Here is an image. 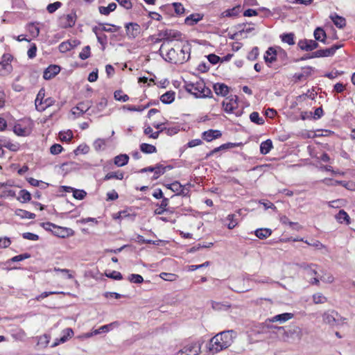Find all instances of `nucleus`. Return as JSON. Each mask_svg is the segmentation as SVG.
<instances>
[{"label": "nucleus", "instance_id": "obj_1", "mask_svg": "<svg viewBox=\"0 0 355 355\" xmlns=\"http://www.w3.org/2000/svg\"><path fill=\"white\" fill-rule=\"evenodd\" d=\"M191 47L189 44L180 45L175 44L174 47L168 49L165 56L163 58L166 61L180 64L186 62L190 58Z\"/></svg>", "mask_w": 355, "mask_h": 355}, {"label": "nucleus", "instance_id": "obj_2", "mask_svg": "<svg viewBox=\"0 0 355 355\" xmlns=\"http://www.w3.org/2000/svg\"><path fill=\"white\" fill-rule=\"evenodd\" d=\"M233 330L222 331L214 336L209 342V351L213 353L219 352L230 347L233 342Z\"/></svg>", "mask_w": 355, "mask_h": 355}, {"label": "nucleus", "instance_id": "obj_3", "mask_svg": "<svg viewBox=\"0 0 355 355\" xmlns=\"http://www.w3.org/2000/svg\"><path fill=\"white\" fill-rule=\"evenodd\" d=\"M185 89L196 98H207L211 96V89L207 87L204 81L201 80L196 83H187Z\"/></svg>", "mask_w": 355, "mask_h": 355}, {"label": "nucleus", "instance_id": "obj_4", "mask_svg": "<svg viewBox=\"0 0 355 355\" xmlns=\"http://www.w3.org/2000/svg\"><path fill=\"white\" fill-rule=\"evenodd\" d=\"M202 343L200 340L187 343L176 355H198L201 352Z\"/></svg>", "mask_w": 355, "mask_h": 355}, {"label": "nucleus", "instance_id": "obj_5", "mask_svg": "<svg viewBox=\"0 0 355 355\" xmlns=\"http://www.w3.org/2000/svg\"><path fill=\"white\" fill-rule=\"evenodd\" d=\"M12 60V56L10 54L6 53L2 56V60L0 62V75L7 76L12 70L11 65V61Z\"/></svg>", "mask_w": 355, "mask_h": 355}, {"label": "nucleus", "instance_id": "obj_6", "mask_svg": "<svg viewBox=\"0 0 355 355\" xmlns=\"http://www.w3.org/2000/svg\"><path fill=\"white\" fill-rule=\"evenodd\" d=\"M342 45L334 44L330 48L317 50L313 52L309 58H324L333 56L336 51Z\"/></svg>", "mask_w": 355, "mask_h": 355}, {"label": "nucleus", "instance_id": "obj_7", "mask_svg": "<svg viewBox=\"0 0 355 355\" xmlns=\"http://www.w3.org/2000/svg\"><path fill=\"white\" fill-rule=\"evenodd\" d=\"M322 319L326 324L334 326L339 323L342 318L335 311H327L323 313Z\"/></svg>", "mask_w": 355, "mask_h": 355}, {"label": "nucleus", "instance_id": "obj_8", "mask_svg": "<svg viewBox=\"0 0 355 355\" xmlns=\"http://www.w3.org/2000/svg\"><path fill=\"white\" fill-rule=\"evenodd\" d=\"M126 35L129 39H135L141 33V26L137 23H127L125 25Z\"/></svg>", "mask_w": 355, "mask_h": 355}, {"label": "nucleus", "instance_id": "obj_9", "mask_svg": "<svg viewBox=\"0 0 355 355\" xmlns=\"http://www.w3.org/2000/svg\"><path fill=\"white\" fill-rule=\"evenodd\" d=\"M297 46L301 50L305 51H311L319 46L318 43L315 40L306 39L300 40L297 43Z\"/></svg>", "mask_w": 355, "mask_h": 355}, {"label": "nucleus", "instance_id": "obj_10", "mask_svg": "<svg viewBox=\"0 0 355 355\" xmlns=\"http://www.w3.org/2000/svg\"><path fill=\"white\" fill-rule=\"evenodd\" d=\"M237 100L238 97L236 96H232L224 100L223 101V107L225 112L232 113L237 107Z\"/></svg>", "mask_w": 355, "mask_h": 355}, {"label": "nucleus", "instance_id": "obj_11", "mask_svg": "<svg viewBox=\"0 0 355 355\" xmlns=\"http://www.w3.org/2000/svg\"><path fill=\"white\" fill-rule=\"evenodd\" d=\"M92 103L90 101L80 102L71 110L72 114L77 115L78 116H81L91 107Z\"/></svg>", "mask_w": 355, "mask_h": 355}, {"label": "nucleus", "instance_id": "obj_12", "mask_svg": "<svg viewBox=\"0 0 355 355\" xmlns=\"http://www.w3.org/2000/svg\"><path fill=\"white\" fill-rule=\"evenodd\" d=\"M53 235L60 237L66 238L73 235V230L68 227H64L55 225L53 230H52Z\"/></svg>", "mask_w": 355, "mask_h": 355}, {"label": "nucleus", "instance_id": "obj_13", "mask_svg": "<svg viewBox=\"0 0 355 355\" xmlns=\"http://www.w3.org/2000/svg\"><path fill=\"white\" fill-rule=\"evenodd\" d=\"M267 328L268 329L270 332L275 334L277 336V337H279L281 339H283L285 341L287 340L286 338L288 337V334L291 333V331H286L284 327H277L271 324L267 325Z\"/></svg>", "mask_w": 355, "mask_h": 355}, {"label": "nucleus", "instance_id": "obj_14", "mask_svg": "<svg viewBox=\"0 0 355 355\" xmlns=\"http://www.w3.org/2000/svg\"><path fill=\"white\" fill-rule=\"evenodd\" d=\"M60 71V67L58 65H50L44 71L43 78L45 80H50L56 76Z\"/></svg>", "mask_w": 355, "mask_h": 355}, {"label": "nucleus", "instance_id": "obj_15", "mask_svg": "<svg viewBox=\"0 0 355 355\" xmlns=\"http://www.w3.org/2000/svg\"><path fill=\"white\" fill-rule=\"evenodd\" d=\"M45 96V89L44 88H41L39 92L37 94L36 98L35 100V108L39 112L44 111V108L42 107V105H43L44 98Z\"/></svg>", "mask_w": 355, "mask_h": 355}, {"label": "nucleus", "instance_id": "obj_16", "mask_svg": "<svg viewBox=\"0 0 355 355\" xmlns=\"http://www.w3.org/2000/svg\"><path fill=\"white\" fill-rule=\"evenodd\" d=\"M221 136V132L218 130H209L202 133V137L207 141H211L212 140L219 138Z\"/></svg>", "mask_w": 355, "mask_h": 355}, {"label": "nucleus", "instance_id": "obj_17", "mask_svg": "<svg viewBox=\"0 0 355 355\" xmlns=\"http://www.w3.org/2000/svg\"><path fill=\"white\" fill-rule=\"evenodd\" d=\"M73 331L72 329L67 328V329H64L62 331V336L59 339H56L55 342L53 343V345L52 346L55 347L58 345H59L60 343H65L67 340H68V339L69 338H71L73 336Z\"/></svg>", "mask_w": 355, "mask_h": 355}, {"label": "nucleus", "instance_id": "obj_18", "mask_svg": "<svg viewBox=\"0 0 355 355\" xmlns=\"http://www.w3.org/2000/svg\"><path fill=\"white\" fill-rule=\"evenodd\" d=\"M293 314L291 313H284L279 315H276L271 318L268 319L270 322H279L280 323H283L291 318H293Z\"/></svg>", "mask_w": 355, "mask_h": 355}, {"label": "nucleus", "instance_id": "obj_19", "mask_svg": "<svg viewBox=\"0 0 355 355\" xmlns=\"http://www.w3.org/2000/svg\"><path fill=\"white\" fill-rule=\"evenodd\" d=\"M203 18V15L200 13H193L188 16L184 22L188 26H194L198 24Z\"/></svg>", "mask_w": 355, "mask_h": 355}, {"label": "nucleus", "instance_id": "obj_20", "mask_svg": "<svg viewBox=\"0 0 355 355\" xmlns=\"http://www.w3.org/2000/svg\"><path fill=\"white\" fill-rule=\"evenodd\" d=\"M75 22V17L73 15H64L60 18V23L64 28L72 27Z\"/></svg>", "mask_w": 355, "mask_h": 355}, {"label": "nucleus", "instance_id": "obj_21", "mask_svg": "<svg viewBox=\"0 0 355 355\" xmlns=\"http://www.w3.org/2000/svg\"><path fill=\"white\" fill-rule=\"evenodd\" d=\"M313 67H306L302 69V71L301 73H296L294 75V78L297 80H305L309 76L312 74Z\"/></svg>", "mask_w": 355, "mask_h": 355}, {"label": "nucleus", "instance_id": "obj_22", "mask_svg": "<svg viewBox=\"0 0 355 355\" xmlns=\"http://www.w3.org/2000/svg\"><path fill=\"white\" fill-rule=\"evenodd\" d=\"M214 90L217 95L225 96L229 93V87L224 83H216L214 85Z\"/></svg>", "mask_w": 355, "mask_h": 355}, {"label": "nucleus", "instance_id": "obj_23", "mask_svg": "<svg viewBox=\"0 0 355 355\" xmlns=\"http://www.w3.org/2000/svg\"><path fill=\"white\" fill-rule=\"evenodd\" d=\"M241 11V6L238 5L232 8L227 9L222 12V16L224 17H236Z\"/></svg>", "mask_w": 355, "mask_h": 355}, {"label": "nucleus", "instance_id": "obj_24", "mask_svg": "<svg viewBox=\"0 0 355 355\" xmlns=\"http://www.w3.org/2000/svg\"><path fill=\"white\" fill-rule=\"evenodd\" d=\"M129 157L126 154H121L116 156L114 159V163L117 166H123L128 163Z\"/></svg>", "mask_w": 355, "mask_h": 355}, {"label": "nucleus", "instance_id": "obj_25", "mask_svg": "<svg viewBox=\"0 0 355 355\" xmlns=\"http://www.w3.org/2000/svg\"><path fill=\"white\" fill-rule=\"evenodd\" d=\"M335 217L336 220L340 223H343L344 222L347 225L350 223V218L347 213L343 209L340 210Z\"/></svg>", "mask_w": 355, "mask_h": 355}, {"label": "nucleus", "instance_id": "obj_26", "mask_svg": "<svg viewBox=\"0 0 355 355\" xmlns=\"http://www.w3.org/2000/svg\"><path fill=\"white\" fill-rule=\"evenodd\" d=\"M313 35L315 41H320L325 44V39L327 37L325 31L320 27H318L315 29Z\"/></svg>", "mask_w": 355, "mask_h": 355}, {"label": "nucleus", "instance_id": "obj_27", "mask_svg": "<svg viewBox=\"0 0 355 355\" xmlns=\"http://www.w3.org/2000/svg\"><path fill=\"white\" fill-rule=\"evenodd\" d=\"M272 148V142L270 139H267L260 144V153L262 155L268 154Z\"/></svg>", "mask_w": 355, "mask_h": 355}, {"label": "nucleus", "instance_id": "obj_28", "mask_svg": "<svg viewBox=\"0 0 355 355\" xmlns=\"http://www.w3.org/2000/svg\"><path fill=\"white\" fill-rule=\"evenodd\" d=\"M175 95V93L174 92L168 91L161 96L160 100L163 103L169 104L174 101Z\"/></svg>", "mask_w": 355, "mask_h": 355}, {"label": "nucleus", "instance_id": "obj_29", "mask_svg": "<svg viewBox=\"0 0 355 355\" xmlns=\"http://www.w3.org/2000/svg\"><path fill=\"white\" fill-rule=\"evenodd\" d=\"M116 8L115 3H110L107 6H99L98 10L101 15H109L111 12H113Z\"/></svg>", "mask_w": 355, "mask_h": 355}, {"label": "nucleus", "instance_id": "obj_30", "mask_svg": "<svg viewBox=\"0 0 355 355\" xmlns=\"http://www.w3.org/2000/svg\"><path fill=\"white\" fill-rule=\"evenodd\" d=\"M272 234V230L268 228H260L255 231V235L260 239H264L270 236Z\"/></svg>", "mask_w": 355, "mask_h": 355}, {"label": "nucleus", "instance_id": "obj_31", "mask_svg": "<svg viewBox=\"0 0 355 355\" xmlns=\"http://www.w3.org/2000/svg\"><path fill=\"white\" fill-rule=\"evenodd\" d=\"M168 202H169V200L167 198H163V199L159 205V207L156 209L154 211L155 214V215H162L165 211H167L166 207L168 205Z\"/></svg>", "mask_w": 355, "mask_h": 355}, {"label": "nucleus", "instance_id": "obj_32", "mask_svg": "<svg viewBox=\"0 0 355 355\" xmlns=\"http://www.w3.org/2000/svg\"><path fill=\"white\" fill-rule=\"evenodd\" d=\"M11 336L16 340L24 341L26 337V334L24 330L18 329L14 330Z\"/></svg>", "mask_w": 355, "mask_h": 355}, {"label": "nucleus", "instance_id": "obj_33", "mask_svg": "<svg viewBox=\"0 0 355 355\" xmlns=\"http://www.w3.org/2000/svg\"><path fill=\"white\" fill-rule=\"evenodd\" d=\"M266 62L272 63L276 60V50L272 47L269 48L264 56Z\"/></svg>", "mask_w": 355, "mask_h": 355}, {"label": "nucleus", "instance_id": "obj_34", "mask_svg": "<svg viewBox=\"0 0 355 355\" xmlns=\"http://www.w3.org/2000/svg\"><path fill=\"white\" fill-rule=\"evenodd\" d=\"M150 106V104L148 103L146 105H139V106H135L131 105H125L123 106V109L127 110L130 112H142L144 110L147 109Z\"/></svg>", "mask_w": 355, "mask_h": 355}, {"label": "nucleus", "instance_id": "obj_35", "mask_svg": "<svg viewBox=\"0 0 355 355\" xmlns=\"http://www.w3.org/2000/svg\"><path fill=\"white\" fill-rule=\"evenodd\" d=\"M124 176V173L123 172H110L106 174L103 178L104 180H109L113 178L117 179V180H123Z\"/></svg>", "mask_w": 355, "mask_h": 355}, {"label": "nucleus", "instance_id": "obj_36", "mask_svg": "<svg viewBox=\"0 0 355 355\" xmlns=\"http://www.w3.org/2000/svg\"><path fill=\"white\" fill-rule=\"evenodd\" d=\"M279 220L283 225H288L292 229L298 230L300 225L297 223L291 222L289 220L286 216H281L279 217Z\"/></svg>", "mask_w": 355, "mask_h": 355}, {"label": "nucleus", "instance_id": "obj_37", "mask_svg": "<svg viewBox=\"0 0 355 355\" xmlns=\"http://www.w3.org/2000/svg\"><path fill=\"white\" fill-rule=\"evenodd\" d=\"M140 150L144 153H153L157 152L156 147L153 145L143 143L140 145Z\"/></svg>", "mask_w": 355, "mask_h": 355}, {"label": "nucleus", "instance_id": "obj_38", "mask_svg": "<svg viewBox=\"0 0 355 355\" xmlns=\"http://www.w3.org/2000/svg\"><path fill=\"white\" fill-rule=\"evenodd\" d=\"M334 24L339 28L344 27L346 25L345 19L337 15L331 17Z\"/></svg>", "mask_w": 355, "mask_h": 355}, {"label": "nucleus", "instance_id": "obj_39", "mask_svg": "<svg viewBox=\"0 0 355 355\" xmlns=\"http://www.w3.org/2000/svg\"><path fill=\"white\" fill-rule=\"evenodd\" d=\"M250 119L252 123L257 125H263L264 123V119L259 116L257 112H253L250 114Z\"/></svg>", "mask_w": 355, "mask_h": 355}, {"label": "nucleus", "instance_id": "obj_40", "mask_svg": "<svg viewBox=\"0 0 355 355\" xmlns=\"http://www.w3.org/2000/svg\"><path fill=\"white\" fill-rule=\"evenodd\" d=\"M19 198L18 199L21 202H27L28 201L31 200V193L26 191V190H21L19 191Z\"/></svg>", "mask_w": 355, "mask_h": 355}, {"label": "nucleus", "instance_id": "obj_41", "mask_svg": "<svg viewBox=\"0 0 355 355\" xmlns=\"http://www.w3.org/2000/svg\"><path fill=\"white\" fill-rule=\"evenodd\" d=\"M135 214H130L128 213V210H122L119 211L116 216L114 217L115 219H123L125 218H130L132 220H135Z\"/></svg>", "mask_w": 355, "mask_h": 355}, {"label": "nucleus", "instance_id": "obj_42", "mask_svg": "<svg viewBox=\"0 0 355 355\" xmlns=\"http://www.w3.org/2000/svg\"><path fill=\"white\" fill-rule=\"evenodd\" d=\"M114 98L116 101L126 102L129 100V96L125 94L121 90H116L114 93Z\"/></svg>", "mask_w": 355, "mask_h": 355}, {"label": "nucleus", "instance_id": "obj_43", "mask_svg": "<svg viewBox=\"0 0 355 355\" xmlns=\"http://www.w3.org/2000/svg\"><path fill=\"white\" fill-rule=\"evenodd\" d=\"M294 37L295 35L292 33H285L281 35L282 42L287 43L289 45H293L295 44Z\"/></svg>", "mask_w": 355, "mask_h": 355}, {"label": "nucleus", "instance_id": "obj_44", "mask_svg": "<svg viewBox=\"0 0 355 355\" xmlns=\"http://www.w3.org/2000/svg\"><path fill=\"white\" fill-rule=\"evenodd\" d=\"M17 215L22 218L33 219L35 218V214L34 213H31L23 209H18L17 211Z\"/></svg>", "mask_w": 355, "mask_h": 355}, {"label": "nucleus", "instance_id": "obj_45", "mask_svg": "<svg viewBox=\"0 0 355 355\" xmlns=\"http://www.w3.org/2000/svg\"><path fill=\"white\" fill-rule=\"evenodd\" d=\"M166 168V167L163 166L162 164H156L153 179L157 180L161 175L164 174Z\"/></svg>", "mask_w": 355, "mask_h": 355}, {"label": "nucleus", "instance_id": "obj_46", "mask_svg": "<svg viewBox=\"0 0 355 355\" xmlns=\"http://www.w3.org/2000/svg\"><path fill=\"white\" fill-rule=\"evenodd\" d=\"M313 301L315 304H324L327 301V298L321 293H317L313 295Z\"/></svg>", "mask_w": 355, "mask_h": 355}, {"label": "nucleus", "instance_id": "obj_47", "mask_svg": "<svg viewBox=\"0 0 355 355\" xmlns=\"http://www.w3.org/2000/svg\"><path fill=\"white\" fill-rule=\"evenodd\" d=\"M236 217V216L235 214H229L227 216V220H229V223L227 224L228 229L232 230L237 225L238 221Z\"/></svg>", "mask_w": 355, "mask_h": 355}, {"label": "nucleus", "instance_id": "obj_48", "mask_svg": "<svg viewBox=\"0 0 355 355\" xmlns=\"http://www.w3.org/2000/svg\"><path fill=\"white\" fill-rule=\"evenodd\" d=\"M159 277L165 280V281H169V282H173L175 281L178 279V275L173 273H169V272H161L159 274Z\"/></svg>", "mask_w": 355, "mask_h": 355}, {"label": "nucleus", "instance_id": "obj_49", "mask_svg": "<svg viewBox=\"0 0 355 355\" xmlns=\"http://www.w3.org/2000/svg\"><path fill=\"white\" fill-rule=\"evenodd\" d=\"M323 275L320 277V279L324 283L331 284L334 282V277L332 274L327 272H322Z\"/></svg>", "mask_w": 355, "mask_h": 355}, {"label": "nucleus", "instance_id": "obj_50", "mask_svg": "<svg viewBox=\"0 0 355 355\" xmlns=\"http://www.w3.org/2000/svg\"><path fill=\"white\" fill-rule=\"evenodd\" d=\"M167 188L172 190L174 192L183 193L182 185L178 182H174L167 185Z\"/></svg>", "mask_w": 355, "mask_h": 355}, {"label": "nucleus", "instance_id": "obj_51", "mask_svg": "<svg viewBox=\"0 0 355 355\" xmlns=\"http://www.w3.org/2000/svg\"><path fill=\"white\" fill-rule=\"evenodd\" d=\"M28 30L33 37H36L39 35L40 28L37 25L30 24L28 26Z\"/></svg>", "mask_w": 355, "mask_h": 355}, {"label": "nucleus", "instance_id": "obj_52", "mask_svg": "<svg viewBox=\"0 0 355 355\" xmlns=\"http://www.w3.org/2000/svg\"><path fill=\"white\" fill-rule=\"evenodd\" d=\"M3 147H5L12 151H17L19 149L18 144H12L10 141L1 140Z\"/></svg>", "mask_w": 355, "mask_h": 355}, {"label": "nucleus", "instance_id": "obj_53", "mask_svg": "<svg viewBox=\"0 0 355 355\" xmlns=\"http://www.w3.org/2000/svg\"><path fill=\"white\" fill-rule=\"evenodd\" d=\"M109 25L111 26L112 27L107 28L105 26V24H101V26H102V28H101L102 33L103 32L114 33V32H116L121 29V26L114 25V24H109Z\"/></svg>", "mask_w": 355, "mask_h": 355}, {"label": "nucleus", "instance_id": "obj_54", "mask_svg": "<svg viewBox=\"0 0 355 355\" xmlns=\"http://www.w3.org/2000/svg\"><path fill=\"white\" fill-rule=\"evenodd\" d=\"M105 140L103 139H97L94 142V148L96 150H101L105 148Z\"/></svg>", "mask_w": 355, "mask_h": 355}, {"label": "nucleus", "instance_id": "obj_55", "mask_svg": "<svg viewBox=\"0 0 355 355\" xmlns=\"http://www.w3.org/2000/svg\"><path fill=\"white\" fill-rule=\"evenodd\" d=\"M128 280L130 282H133L135 284H141L144 282V278L141 275L137 274H131L128 277Z\"/></svg>", "mask_w": 355, "mask_h": 355}, {"label": "nucleus", "instance_id": "obj_56", "mask_svg": "<svg viewBox=\"0 0 355 355\" xmlns=\"http://www.w3.org/2000/svg\"><path fill=\"white\" fill-rule=\"evenodd\" d=\"M98 42L101 44L102 49L104 50L105 48V46L107 44V37L106 35L103 34V33H101L99 35L96 36Z\"/></svg>", "mask_w": 355, "mask_h": 355}, {"label": "nucleus", "instance_id": "obj_57", "mask_svg": "<svg viewBox=\"0 0 355 355\" xmlns=\"http://www.w3.org/2000/svg\"><path fill=\"white\" fill-rule=\"evenodd\" d=\"M344 200L343 199H338L336 200L329 201L327 202L329 207L332 208H340L344 206Z\"/></svg>", "mask_w": 355, "mask_h": 355}, {"label": "nucleus", "instance_id": "obj_58", "mask_svg": "<svg viewBox=\"0 0 355 355\" xmlns=\"http://www.w3.org/2000/svg\"><path fill=\"white\" fill-rule=\"evenodd\" d=\"M62 6V3L60 1H56L53 3H50L47 6L46 10L49 13H53Z\"/></svg>", "mask_w": 355, "mask_h": 355}, {"label": "nucleus", "instance_id": "obj_59", "mask_svg": "<svg viewBox=\"0 0 355 355\" xmlns=\"http://www.w3.org/2000/svg\"><path fill=\"white\" fill-rule=\"evenodd\" d=\"M90 56V47L89 46H85L82 51L79 53V58L81 60H86Z\"/></svg>", "mask_w": 355, "mask_h": 355}, {"label": "nucleus", "instance_id": "obj_60", "mask_svg": "<svg viewBox=\"0 0 355 355\" xmlns=\"http://www.w3.org/2000/svg\"><path fill=\"white\" fill-rule=\"evenodd\" d=\"M30 257H31L30 254L24 253V254H19V255L13 257L12 258H11L9 260V261H12V262L21 261H23L26 259H28Z\"/></svg>", "mask_w": 355, "mask_h": 355}, {"label": "nucleus", "instance_id": "obj_61", "mask_svg": "<svg viewBox=\"0 0 355 355\" xmlns=\"http://www.w3.org/2000/svg\"><path fill=\"white\" fill-rule=\"evenodd\" d=\"M211 306L214 309L217 310H227L230 307V304H224L217 302H212Z\"/></svg>", "mask_w": 355, "mask_h": 355}, {"label": "nucleus", "instance_id": "obj_62", "mask_svg": "<svg viewBox=\"0 0 355 355\" xmlns=\"http://www.w3.org/2000/svg\"><path fill=\"white\" fill-rule=\"evenodd\" d=\"M59 51L62 53H65L67 51H69L71 49V46L69 42H62L59 46H58Z\"/></svg>", "mask_w": 355, "mask_h": 355}, {"label": "nucleus", "instance_id": "obj_63", "mask_svg": "<svg viewBox=\"0 0 355 355\" xmlns=\"http://www.w3.org/2000/svg\"><path fill=\"white\" fill-rule=\"evenodd\" d=\"M50 341V336L47 334H44L39 337L38 338V344L42 345L43 346H46Z\"/></svg>", "mask_w": 355, "mask_h": 355}, {"label": "nucleus", "instance_id": "obj_64", "mask_svg": "<svg viewBox=\"0 0 355 355\" xmlns=\"http://www.w3.org/2000/svg\"><path fill=\"white\" fill-rule=\"evenodd\" d=\"M62 147L60 144H55L50 148V152L53 155H58L60 153L62 150Z\"/></svg>", "mask_w": 355, "mask_h": 355}]
</instances>
